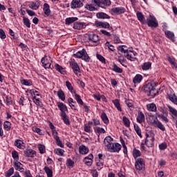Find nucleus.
Here are the masks:
<instances>
[{
	"instance_id": "f257e3e1",
	"label": "nucleus",
	"mask_w": 177,
	"mask_h": 177,
	"mask_svg": "<svg viewBox=\"0 0 177 177\" xmlns=\"http://www.w3.org/2000/svg\"><path fill=\"white\" fill-rule=\"evenodd\" d=\"M142 91L147 96L156 97V82H151L142 87Z\"/></svg>"
},
{
	"instance_id": "f03ea898",
	"label": "nucleus",
	"mask_w": 177,
	"mask_h": 177,
	"mask_svg": "<svg viewBox=\"0 0 177 177\" xmlns=\"http://www.w3.org/2000/svg\"><path fill=\"white\" fill-rule=\"evenodd\" d=\"M155 134L153 131H147L146 133V139L145 144L147 147H154Z\"/></svg>"
},
{
	"instance_id": "7ed1b4c3",
	"label": "nucleus",
	"mask_w": 177,
	"mask_h": 177,
	"mask_svg": "<svg viewBox=\"0 0 177 177\" xmlns=\"http://www.w3.org/2000/svg\"><path fill=\"white\" fill-rule=\"evenodd\" d=\"M73 56L77 59H82L84 62H89V60H91V58L88 55V53H86L85 49H82L81 51L77 52L76 54H74Z\"/></svg>"
},
{
	"instance_id": "20e7f679",
	"label": "nucleus",
	"mask_w": 177,
	"mask_h": 177,
	"mask_svg": "<svg viewBox=\"0 0 177 177\" xmlns=\"http://www.w3.org/2000/svg\"><path fill=\"white\" fill-rule=\"evenodd\" d=\"M136 169L138 171H143L145 169V160L142 158H138L135 163Z\"/></svg>"
},
{
	"instance_id": "39448f33",
	"label": "nucleus",
	"mask_w": 177,
	"mask_h": 177,
	"mask_svg": "<svg viewBox=\"0 0 177 177\" xmlns=\"http://www.w3.org/2000/svg\"><path fill=\"white\" fill-rule=\"evenodd\" d=\"M41 63L43 64V67L44 68H50V64H52V59L50 57H48L45 55L42 59H41Z\"/></svg>"
},
{
	"instance_id": "423d86ee",
	"label": "nucleus",
	"mask_w": 177,
	"mask_h": 177,
	"mask_svg": "<svg viewBox=\"0 0 177 177\" xmlns=\"http://www.w3.org/2000/svg\"><path fill=\"white\" fill-rule=\"evenodd\" d=\"M70 65L71 66L72 69L73 70V73L77 75V77H80L81 75V71L80 69V66H78V64L75 62H70Z\"/></svg>"
},
{
	"instance_id": "0eeeda50",
	"label": "nucleus",
	"mask_w": 177,
	"mask_h": 177,
	"mask_svg": "<svg viewBox=\"0 0 177 177\" xmlns=\"http://www.w3.org/2000/svg\"><path fill=\"white\" fill-rule=\"evenodd\" d=\"M72 9L82 8L84 6V0H73L71 4Z\"/></svg>"
},
{
	"instance_id": "6e6552de",
	"label": "nucleus",
	"mask_w": 177,
	"mask_h": 177,
	"mask_svg": "<svg viewBox=\"0 0 177 177\" xmlns=\"http://www.w3.org/2000/svg\"><path fill=\"white\" fill-rule=\"evenodd\" d=\"M166 97L170 102H171L173 104H176V106H177V97L175 93H173V92L167 93Z\"/></svg>"
},
{
	"instance_id": "1a4fd4ad",
	"label": "nucleus",
	"mask_w": 177,
	"mask_h": 177,
	"mask_svg": "<svg viewBox=\"0 0 177 177\" xmlns=\"http://www.w3.org/2000/svg\"><path fill=\"white\" fill-rule=\"evenodd\" d=\"M88 39L90 41V42H99V41H100V37H99V35L93 33V32H90L88 35Z\"/></svg>"
},
{
	"instance_id": "9d476101",
	"label": "nucleus",
	"mask_w": 177,
	"mask_h": 177,
	"mask_svg": "<svg viewBox=\"0 0 177 177\" xmlns=\"http://www.w3.org/2000/svg\"><path fill=\"white\" fill-rule=\"evenodd\" d=\"M122 146L118 143H113L108 149L111 153H118L121 150Z\"/></svg>"
},
{
	"instance_id": "9b49d317",
	"label": "nucleus",
	"mask_w": 177,
	"mask_h": 177,
	"mask_svg": "<svg viewBox=\"0 0 177 177\" xmlns=\"http://www.w3.org/2000/svg\"><path fill=\"white\" fill-rule=\"evenodd\" d=\"M111 12L114 15H122V13L127 12V10L124 7H117L112 8Z\"/></svg>"
},
{
	"instance_id": "f8f14e48",
	"label": "nucleus",
	"mask_w": 177,
	"mask_h": 177,
	"mask_svg": "<svg viewBox=\"0 0 177 177\" xmlns=\"http://www.w3.org/2000/svg\"><path fill=\"white\" fill-rule=\"evenodd\" d=\"M95 24L97 27H102V28H109V30H113V27L110 26V24L107 22L96 21Z\"/></svg>"
},
{
	"instance_id": "ddd939ff",
	"label": "nucleus",
	"mask_w": 177,
	"mask_h": 177,
	"mask_svg": "<svg viewBox=\"0 0 177 177\" xmlns=\"http://www.w3.org/2000/svg\"><path fill=\"white\" fill-rule=\"evenodd\" d=\"M114 143H113V138L111 136H107L104 140V145L105 147L108 149V150L113 146Z\"/></svg>"
},
{
	"instance_id": "4468645a",
	"label": "nucleus",
	"mask_w": 177,
	"mask_h": 177,
	"mask_svg": "<svg viewBox=\"0 0 177 177\" xmlns=\"http://www.w3.org/2000/svg\"><path fill=\"white\" fill-rule=\"evenodd\" d=\"M146 23L149 27L156 28V17L150 15L149 17L147 18Z\"/></svg>"
},
{
	"instance_id": "2eb2a0df",
	"label": "nucleus",
	"mask_w": 177,
	"mask_h": 177,
	"mask_svg": "<svg viewBox=\"0 0 177 177\" xmlns=\"http://www.w3.org/2000/svg\"><path fill=\"white\" fill-rule=\"evenodd\" d=\"M137 120V122H138V124H142V122H145V114L143 113V112L139 111L138 112V115L136 118Z\"/></svg>"
},
{
	"instance_id": "dca6fc26",
	"label": "nucleus",
	"mask_w": 177,
	"mask_h": 177,
	"mask_svg": "<svg viewBox=\"0 0 177 177\" xmlns=\"http://www.w3.org/2000/svg\"><path fill=\"white\" fill-rule=\"evenodd\" d=\"M57 106L61 111V114H66V111H67V106L64 104L63 102H58Z\"/></svg>"
},
{
	"instance_id": "f3484780",
	"label": "nucleus",
	"mask_w": 177,
	"mask_h": 177,
	"mask_svg": "<svg viewBox=\"0 0 177 177\" xmlns=\"http://www.w3.org/2000/svg\"><path fill=\"white\" fill-rule=\"evenodd\" d=\"M85 27H86V26L84 23L75 22L73 24L74 30H82V28H85Z\"/></svg>"
},
{
	"instance_id": "a211bd4d",
	"label": "nucleus",
	"mask_w": 177,
	"mask_h": 177,
	"mask_svg": "<svg viewBox=\"0 0 177 177\" xmlns=\"http://www.w3.org/2000/svg\"><path fill=\"white\" fill-rule=\"evenodd\" d=\"M35 151L29 149L24 151L25 157H35Z\"/></svg>"
},
{
	"instance_id": "6ab92c4d",
	"label": "nucleus",
	"mask_w": 177,
	"mask_h": 177,
	"mask_svg": "<svg viewBox=\"0 0 177 177\" xmlns=\"http://www.w3.org/2000/svg\"><path fill=\"white\" fill-rule=\"evenodd\" d=\"M141 68L143 70V71H147V70H150V68H151V62H147L143 63L141 65Z\"/></svg>"
},
{
	"instance_id": "aec40b11",
	"label": "nucleus",
	"mask_w": 177,
	"mask_h": 177,
	"mask_svg": "<svg viewBox=\"0 0 177 177\" xmlns=\"http://www.w3.org/2000/svg\"><path fill=\"white\" fill-rule=\"evenodd\" d=\"M137 18L140 23H142V24H146V19H145V16L143 14L140 12H136Z\"/></svg>"
},
{
	"instance_id": "412c9836",
	"label": "nucleus",
	"mask_w": 177,
	"mask_h": 177,
	"mask_svg": "<svg viewBox=\"0 0 177 177\" xmlns=\"http://www.w3.org/2000/svg\"><path fill=\"white\" fill-rule=\"evenodd\" d=\"M165 34L167 37V38H169V39H171L173 42L175 41V34L174 32L169 31V30H166L165 32Z\"/></svg>"
},
{
	"instance_id": "4be33fe9",
	"label": "nucleus",
	"mask_w": 177,
	"mask_h": 177,
	"mask_svg": "<svg viewBox=\"0 0 177 177\" xmlns=\"http://www.w3.org/2000/svg\"><path fill=\"white\" fill-rule=\"evenodd\" d=\"M39 1H32L29 4V8L32 9L33 10H37L39 8Z\"/></svg>"
},
{
	"instance_id": "5701e85b",
	"label": "nucleus",
	"mask_w": 177,
	"mask_h": 177,
	"mask_svg": "<svg viewBox=\"0 0 177 177\" xmlns=\"http://www.w3.org/2000/svg\"><path fill=\"white\" fill-rule=\"evenodd\" d=\"M79 151L80 154H88V153H89V149H88L85 145H81L79 147Z\"/></svg>"
},
{
	"instance_id": "b1692460",
	"label": "nucleus",
	"mask_w": 177,
	"mask_h": 177,
	"mask_svg": "<svg viewBox=\"0 0 177 177\" xmlns=\"http://www.w3.org/2000/svg\"><path fill=\"white\" fill-rule=\"evenodd\" d=\"M43 10L44 12V14L46 15V16H50V7L49 6V4L48 3H44V8H43Z\"/></svg>"
},
{
	"instance_id": "393cba45",
	"label": "nucleus",
	"mask_w": 177,
	"mask_h": 177,
	"mask_svg": "<svg viewBox=\"0 0 177 177\" xmlns=\"http://www.w3.org/2000/svg\"><path fill=\"white\" fill-rule=\"evenodd\" d=\"M55 68L57 71H58L61 74H63L64 75V74H66V70L62 66L59 65V64H56L55 65Z\"/></svg>"
},
{
	"instance_id": "a878e982",
	"label": "nucleus",
	"mask_w": 177,
	"mask_h": 177,
	"mask_svg": "<svg viewBox=\"0 0 177 177\" xmlns=\"http://www.w3.org/2000/svg\"><path fill=\"white\" fill-rule=\"evenodd\" d=\"M167 107L169 109V113H171V114H172L173 118H174V117H177V110H176V109L172 107L169 104H167Z\"/></svg>"
},
{
	"instance_id": "bb28decb",
	"label": "nucleus",
	"mask_w": 177,
	"mask_h": 177,
	"mask_svg": "<svg viewBox=\"0 0 177 177\" xmlns=\"http://www.w3.org/2000/svg\"><path fill=\"white\" fill-rule=\"evenodd\" d=\"M77 20H78V18L77 17H69L65 19V23L67 26H70V24H73V23L77 21Z\"/></svg>"
},
{
	"instance_id": "cd10ccee",
	"label": "nucleus",
	"mask_w": 177,
	"mask_h": 177,
	"mask_svg": "<svg viewBox=\"0 0 177 177\" xmlns=\"http://www.w3.org/2000/svg\"><path fill=\"white\" fill-rule=\"evenodd\" d=\"M133 53H132L131 51H130L128 53H127L126 55H124L125 57H127V59L128 60H131V62H135V60H136V57H133Z\"/></svg>"
},
{
	"instance_id": "c85d7f7f",
	"label": "nucleus",
	"mask_w": 177,
	"mask_h": 177,
	"mask_svg": "<svg viewBox=\"0 0 177 177\" xmlns=\"http://www.w3.org/2000/svg\"><path fill=\"white\" fill-rule=\"evenodd\" d=\"M61 117L66 125H70V119H68L66 113H61Z\"/></svg>"
},
{
	"instance_id": "c756f323",
	"label": "nucleus",
	"mask_w": 177,
	"mask_h": 177,
	"mask_svg": "<svg viewBox=\"0 0 177 177\" xmlns=\"http://www.w3.org/2000/svg\"><path fill=\"white\" fill-rule=\"evenodd\" d=\"M133 127H134V129H135L137 135L140 138H142V130L140 129V127H139V125H138V124H136V123H134Z\"/></svg>"
},
{
	"instance_id": "7c9ffc66",
	"label": "nucleus",
	"mask_w": 177,
	"mask_h": 177,
	"mask_svg": "<svg viewBox=\"0 0 177 177\" xmlns=\"http://www.w3.org/2000/svg\"><path fill=\"white\" fill-rule=\"evenodd\" d=\"M24 142L20 140H16L15 142V146H16L18 149H23L24 147Z\"/></svg>"
},
{
	"instance_id": "2f4dec72",
	"label": "nucleus",
	"mask_w": 177,
	"mask_h": 177,
	"mask_svg": "<svg viewBox=\"0 0 177 177\" xmlns=\"http://www.w3.org/2000/svg\"><path fill=\"white\" fill-rule=\"evenodd\" d=\"M112 102L118 110V111H122V109H121V104H120V100L118 99L113 100Z\"/></svg>"
},
{
	"instance_id": "473e14b6",
	"label": "nucleus",
	"mask_w": 177,
	"mask_h": 177,
	"mask_svg": "<svg viewBox=\"0 0 177 177\" xmlns=\"http://www.w3.org/2000/svg\"><path fill=\"white\" fill-rule=\"evenodd\" d=\"M15 167L17 171H19L20 172H24V168L21 167V164L19 161H15Z\"/></svg>"
},
{
	"instance_id": "72a5a7b5",
	"label": "nucleus",
	"mask_w": 177,
	"mask_h": 177,
	"mask_svg": "<svg viewBox=\"0 0 177 177\" xmlns=\"http://www.w3.org/2000/svg\"><path fill=\"white\" fill-rule=\"evenodd\" d=\"M96 166L97 167L98 171H100V169H102L103 166L104 165V160H95Z\"/></svg>"
},
{
	"instance_id": "f704fd0d",
	"label": "nucleus",
	"mask_w": 177,
	"mask_h": 177,
	"mask_svg": "<svg viewBox=\"0 0 177 177\" xmlns=\"http://www.w3.org/2000/svg\"><path fill=\"white\" fill-rule=\"evenodd\" d=\"M97 19H110V16L104 12H98L96 14Z\"/></svg>"
},
{
	"instance_id": "c9c22d12",
	"label": "nucleus",
	"mask_w": 177,
	"mask_h": 177,
	"mask_svg": "<svg viewBox=\"0 0 177 177\" xmlns=\"http://www.w3.org/2000/svg\"><path fill=\"white\" fill-rule=\"evenodd\" d=\"M148 122L152 124V125H156V116L153 115H149L147 118Z\"/></svg>"
},
{
	"instance_id": "e433bc0d",
	"label": "nucleus",
	"mask_w": 177,
	"mask_h": 177,
	"mask_svg": "<svg viewBox=\"0 0 177 177\" xmlns=\"http://www.w3.org/2000/svg\"><path fill=\"white\" fill-rule=\"evenodd\" d=\"M167 60L171 65V67H174L175 68H177V64H176V61L175 60V58L168 57Z\"/></svg>"
},
{
	"instance_id": "4c0bfd02",
	"label": "nucleus",
	"mask_w": 177,
	"mask_h": 177,
	"mask_svg": "<svg viewBox=\"0 0 177 177\" xmlns=\"http://www.w3.org/2000/svg\"><path fill=\"white\" fill-rule=\"evenodd\" d=\"M57 96L59 97V99H60L61 100H62V102H64L66 100V95H64V92L62 91V89H60L58 92H57Z\"/></svg>"
},
{
	"instance_id": "58836bf2",
	"label": "nucleus",
	"mask_w": 177,
	"mask_h": 177,
	"mask_svg": "<svg viewBox=\"0 0 177 177\" xmlns=\"http://www.w3.org/2000/svg\"><path fill=\"white\" fill-rule=\"evenodd\" d=\"M156 125L159 129H160V131H165V126H164V124H162V123L160 120H156Z\"/></svg>"
},
{
	"instance_id": "ea45409f",
	"label": "nucleus",
	"mask_w": 177,
	"mask_h": 177,
	"mask_svg": "<svg viewBox=\"0 0 177 177\" xmlns=\"http://www.w3.org/2000/svg\"><path fill=\"white\" fill-rule=\"evenodd\" d=\"M147 109L148 111H152V112L156 111V104L151 103V104H147Z\"/></svg>"
},
{
	"instance_id": "a19ab883",
	"label": "nucleus",
	"mask_w": 177,
	"mask_h": 177,
	"mask_svg": "<svg viewBox=\"0 0 177 177\" xmlns=\"http://www.w3.org/2000/svg\"><path fill=\"white\" fill-rule=\"evenodd\" d=\"M23 23L28 28L31 27V23H30V19L26 17H23Z\"/></svg>"
},
{
	"instance_id": "79ce46f5",
	"label": "nucleus",
	"mask_w": 177,
	"mask_h": 177,
	"mask_svg": "<svg viewBox=\"0 0 177 177\" xmlns=\"http://www.w3.org/2000/svg\"><path fill=\"white\" fill-rule=\"evenodd\" d=\"M122 122L124 126H126L127 128H129L131 126V122L129 121V119L127 118V116H123Z\"/></svg>"
},
{
	"instance_id": "37998d69",
	"label": "nucleus",
	"mask_w": 177,
	"mask_h": 177,
	"mask_svg": "<svg viewBox=\"0 0 177 177\" xmlns=\"http://www.w3.org/2000/svg\"><path fill=\"white\" fill-rule=\"evenodd\" d=\"M66 88H68V91L71 92V93H75V91H74V88L73 87V85H71V83H70V82H66Z\"/></svg>"
},
{
	"instance_id": "c03bdc74",
	"label": "nucleus",
	"mask_w": 177,
	"mask_h": 177,
	"mask_svg": "<svg viewBox=\"0 0 177 177\" xmlns=\"http://www.w3.org/2000/svg\"><path fill=\"white\" fill-rule=\"evenodd\" d=\"M21 84L22 85H26V86H30V85H32L31 80H28L26 79L21 80Z\"/></svg>"
},
{
	"instance_id": "a18cd8bd",
	"label": "nucleus",
	"mask_w": 177,
	"mask_h": 177,
	"mask_svg": "<svg viewBox=\"0 0 177 177\" xmlns=\"http://www.w3.org/2000/svg\"><path fill=\"white\" fill-rule=\"evenodd\" d=\"M158 118H160V120H161V121H163V122H165V124H168V122H169V120L168 119V118H167V116L162 114L158 115Z\"/></svg>"
},
{
	"instance_id": "49530a36",
	"label": "nucleus",
	"mask_w": 177,
	"mask_h": 177,
	"mask_svg": "<svg viewBox=\"0 0 177 177\" xmlns=\"http://www.w3.org/2000/svg\"><path fill=\"white\" fill-rule=\"evenodd\" d=\"M30 95H31L32 98L37 97V96H39V93L35 89H31L29 91Z\"/></svg>"
},
{
	"instance_id": "de8ad7c7",
	"label": "nucleus",
	"mask_w": 177,
	"mask_h": 177,
	"mask_svg": "<svg viewBox=\"0 0 177 177\" xmlns=\"http://www.w3.org/2000/svg\"><path fill=\"white\" fill-rule=\"evenodd\" d=\"M142 156V153H140V151H139L138 149H134L133 150V157H134V158H138V157H140Z\"/></svg>"
},
{
	"instance_id": "09e8293b",
	"label": "nucleus",
	"mask_w": 177,
	"mask_h": 177,
	"mask_svg": "<svg viewBox=\"0 0 177 177\" xmlns=\"http://www.w3.org/2000/svg\"><path fill=\"white\" fill-rule=\"evenodd\" d=\"M113 71L115 73H118V74H121L122 73V68L118 67L117 64H113V68H112Z\"/></svg>"
},
{
	"instance_id": "8fccbe9b",
	"label": "nucleus",
	"mask_w": 177,
	"mask_h": 177,
	"mask_svg": "<svg viewBox=\"0 0 177 177\" xmlns=\"http://www.w3.org/2000/svg\"><path fill=\"white\" fill-rule=\"evenodd\" d=\"M44 171H45L46 174H47L48 177H53V172L52 171V169H49V167H45Z\"/></svg>"
},
{
	"instance_id": "3c124183",
	"label": "nucleus",
	"mask_w": 177,
	"mask_h": 177,
	"mask_svg": "<svg viewBox=\"0 0 177 177\" xmlns=\"http://www.w3.org/2000/svg\"><path fill=\"white\" fill-rule=\"evenodd\" d=\"M101 118L104 122V124H109V118L107 117V115L106 113L103 112L101 115Z\"/></svg>"
},
{
	"instance_id": "603ef678",
	"label": "nucleus",
	"mask_w": 177,
	"mask_h": 177,
	"mask_svg": "<svg viewBox=\"0 0 177 177\" xmlns=\"http://www.w3.org/2000/svg\"><path fill=\"white\" fill-rule=\"evenodd\" d=\"M142 77L141 75H136L133 80V82L134 84H139V82L142 81Z\"/></svg>"
},
{
	"instance_id": "864d4df0",
	"label": "nucleus",
	"mask_w": 177,
	"mask_h": 177,
	"mask_svg": "<svg viewBox=\"0 0 177 177\" xmlns=\"http://www.w3.org/2000/svg\"><path fill=\"white\" fill-rule=\"evenodd\" d=\"M94 131L96 133H99V135H100V133H105L106 132L104 129L99 127H94Z\"/></svg>"
},
{
	"instance_id": "5fc2aeb1",
	"label": "nucleus",
	"mask_w": 177,
	"mask_h": 177,
	"mask_svg": "<svg viewBox=\"0 0 177 177\" xmlns=\"http://www.w3.org/2000/svg\"><path fill=\"white\" fill-rule=\"evenodd\" d=\"M75 99L79 104L84 106V101H82V100L81 99V96H80V95L75 93Z\"/></svg>"
},
{
	"instance_id": "6e6d98bb",
	"label": "nucleus",
	"mask_w": 177,
	"mask_h": 177,
	"mask_svg": "<svg viewBox=\"0 0 177 177\" xmlns=\"http://www.w3.org/2000/svg\"><path fill=\"white\" fill-rule=\"evenodd\" d=\"M13 174H15V168L11 167L10 169H8L5 173V176L6 177H10Z\"/></svg>"
},
{
	"instance_id": "4d7b16f0",
	"label": "nucleus",
	"mask_w": 177,
	"mask_h": 177,
	"mask_svg": "<svg viewBox=\"0 0 177 177\" xmlns=\"http://www.w3.org/2000/svg\"><path fill=\"white\" fill-rule=\"evenodd\" d=\"M68 102L69 104L70 107H71L72 109L75 110V102H74V100L73 98L70 97L68 99Z\"/></svg>"
},
{
	"instance_id": "13d9d810",
	"label": "nucleus",
	"mask_w": 177,
	"mask_h": 177,
	"mask_svg": "<svg viewBox=\"0 0 177 177\" xmlns=\"http://www.w3.org/2000/svg\"><path fill=\"white\" fill-rule=\"evenodd\" d=\"M74 162L71 158L66 160V167L68 168H74Z\"/></svg>"
},
{
	"instance_id": "bf43d9fd",
	"label": "nucleus",
	"mask_w": 177,
	"mask_h": 177,
	"mask_svg": "<svg viewBox=\"0 0 177 177\" xmlns=\"http://www.w3.org/2000/svg\"><path fill=\"white\" fill-rule=\"evenodd\" d=\"M120 142L122 143L123 147V153L124 154H128V149H127V145H125V141L122 138L120 139Z\"/></svg>"
},
{
	"instance_id": "052dcab7",
	"label": "nucleus",
	"mask_w": 177,
	"mask_h": 177,
	"mask_svg": "<svg viewBox=\"0 0 177 177\" xmlns=\"http://www.w3.org/2000/svg\"><path fill=\"white\" fill-rule=\"evenodd\" d=\"M83 161L88 167H92V164H93V160H86V158H84Z\"/></svg>"
},
{
	"instance_id": "680f3d73",
	"label": "nucleus",
	"mask_w": 177,
	"mask_h": 177,
	"mask_svg": "<svg viewBox=\"0 0 177 177\" xmlns=\"http://www.w3.org/2000/svg\"><path fill=\"white\" fill-rule=\"evenodd\" d=\"M54 152L57 156H63V153L64 152V151L60 148H57L54 150Z\"/></svg>"
},
{
	"instance_id": "e2e57ef3",
	"label": "nucleus",
	"mask_w": 177,
	"mask_h": 177,
	"mask_svg": "<svg viewBox=\"0 0 177 177\" xmlns=\"http://www.w3.org/2000/svg\"><path fill=\"white\" fill-rule=\"evenodd\" d=\"M12 124L10 122L6 121L4 122V129H6L7 131H10V128Z\"/></svg>"
},
{
	"instance_id": "0e129e2a",
	"label": "nucleus",
	"mask_w": 177,
	"mask_h": 177,
	"mask_svg": "<svg viewBox=\"0 0 177 177\" xmlns=\"http://www.w3.org/2000/svg\"><path fill=\"white\" fill-rule=\"evenodd\" d=\"M12 156L15 161H19V153H17V151H13L12 152Z\"/></svg>"
},
{
	"instance_id": "69168bd1",
	"label": "nucleus",
	"mask_w": 177,
	"mask_h": 177,
	"mask_svg": "<svg viewBox=\"0 0 177 177\" xmlns=\"http://www.w3.org/2000/svg\"><path fill=\"white\" fill-rule=\"evenodd\" d=\"M105 46L109 49V50H111L112 52H114V50H115V49L114 48V46L110 44V42L109 41H106Z\"/></svg>"
},
{
	"instance_id": "338daca9",
	"label": "nucleus",
	"mask_w": 177,
	"mask_h": 177,
	"mask_svg": "<svg viewBox=\"0 0 177 177\" xmlns=\"http://www.w3.org/2000/svg\"><path fill=\"white\" fill-rule=\"evenodd\" d=\"M56 140V144L57 146H59V147H64V145L63 143H62V140H60V138L57 137V138H55Z\"/></svg>"
},
{
	"instance_id": "774afa93",
	"label": "nucleus",
	"mask_w": 177,
	"mask_h": 177,
	"mask_svg": "<svg viewBox=\"0 0 177 177\" xmlns=\"http://www.w3.org/2000/svg\"><path fill=\"white\" fill-rule=\"evenodd\" d=\"M38 149L41 154H44V153H45V146L39 145Z\"/></svg>"
}]
</instances>
